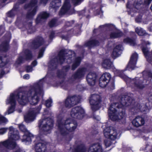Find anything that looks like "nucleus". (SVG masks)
<instances>
[{
    "label": "nucleus",
    "mask_w": 152,
    "mask_h": 152,
    "mask_svg": "<svg viewBox=\"0 0 152 152\" xmlns=\"http://www.w3.org/2000/svg\"><path fill=\"white\" fill-rule=\"evenodd\" d=\"M104 143L106 148L109 147L111 145V142L107 140H104Z\"/></svg>",
    "instance_id": "nucleus-54"
},
{
    "label": "nucleus",
    "mask_w": 152,
    "mask_h": 152,
    "mask_svg": "<svg viewBox=\"0 0 152 152\" xmlns=\"http://www.w3.org/2000/svg\"><path fill=\"white\" fill-rule=\"evenodd\" d=\"M71 116L74 118L82 119L85 115L84 109L80 106H76L73 108L70 112Z\"/></svg>",
    "instance_id": "nucleus-11"
},
{
    "label": "nucleus",
    "mask_w": 152,
    "mask_h": 152,
    "mask_svg": "<svg viewBox=\"0 0 152 152\" xmlns=\"http://www.w3.org/2000/svg\"><path fill=\"white\" fill-rule=\"evenodd\" d=\"M66 73L62 69H58L57 71L56 75L58 78H64L66 76Z\"/></svg>",
    "instance_id": "nucleus-39"
},
{
    "label": "nucleus",
    "mask_w": 152,
    "mask_h": 152,
    "mask_svg": "<svg viewBox=\"0 0 152 152\" xmlns=\"http://www.w3.org/2000/svg\"><path fill=\"white\" fill-rule=\"evenodd\" d=\"M48 0H40V3L45 5L48 2Z\"/></svg>",
    "instance_id": "nucleus-61"
},
{
    "label": "nucleus",
    "mask_w": 152,
    "mask_h": 152,
    "mask_svg": "<svg viewBox=\"0 0 152 152\" xmlns=\"http://www.w3.org/2000/svg\"><path fill=\"white\" fill-rule=\"evenodd\" d=\"M101 102V98L99 95L93 94L91 95L89 99V102L92 111L94 112L99 109L100 104Z\"/></svg>",
    "instance_id": "nucleus-8"
},
{
    "label": "nucleus",
    "mask_w": 152,
    "mask_h": 152,
    "mask_svg": "<svg viewBox=\"0 0 152 152\" xmlns=\"http://www.w3.org/2000/svg\"><path fill=\"white\" fill-rule=\"evenodd\" d=\"M98 77V75L94 72H90L86 77V80L88 84L90 86H93L95 84Z\"/></svg>",
    "instance_id": "nucleus-17"
},
{
    "label": "nucleus",
    "mask_w": 152,
    "mask_h": 152,
    "mask_svg": "<svg viewBox=\"0 0 152 152\" xmlns=\"http://www.w3.org/2000/svg\"><path fill=\"white\" fill-rule=\"evenodd\" d=\"M75 23V21L74 20L66 21L63 29L57 33L58 35L62 39L67 40L69 38V30L66 31L65 29L67 27H72L74 25ZM81 28V27L80 24L77 23L75 24L74 28L70 29V31H72V34L78 33L80 31Z\"/></svg>",
    "instance_id": "nucleus-6"
},
{
    "label": "nucleus",
    "mask_w": 152,
    "mask_h": 152,
    "mask_svg": "<svg viewBox=\"0 0 152 152\" xmlns=\"http://www.w3.org/2000/svg\"><path fill=\"white\" fill-rule=\"evenodd\" d=\"M122 45H118L114 48L111 56L113 59H115L119 56L121 51Z\"/></svg>",
    "instance_id": "nucleus-25"
},
{
    "label": "nucleus",
    "mask_w": 152,
    "mask_h": 152,
    "mask_svg": "<svg viewBox=\"0 0 152 152\" xmlns=\"http://www.w3.org/2000/svg\"><path fill=\"white\" fill-rule=\"evenodd\" d=\"M103 133L104 137L112 140H115L117 137V131L111 127H107L104 129Z\"/></svg>",
    "instance_id": "nucleus-12"
},
{
    "label": "nucleus",
    "mask_w": 152,
    "mask_h": 152,
    "mask_svg": "<svg viewBox=\"0 0 152 152\" xmlns=\"http://www.w3.org/2000/svg\"><path fill=\"white\" fill-rule=\"evenodd\" d=\"M134 86L137 89H142L145 87V86L142 83L139 82L135 81L134 83Z\"/></svg>",
    "instance_id": "nucleus-41"
},
{
    "label": "nucleus",
    "mask_w": 152,
    "mask_h": 152,
    "mask_svg": "<svg viewBox=\"0 0 152 152\" xmlns=\"http://www.w3.org/2000/svg\"><path fill=\"white\" fill-rule=\"evenodd\" d=\"M70 69V66L68 65L63 66L62 68V70L64 71L66 74Z\"/></svg>",
    "instance_id": "nucleus-46"
},
{
    "label": "nucleus",
    "mask_w": 152,
    "mask_h": 152,
    "mask_svg": "<svg viewBox=\"0 0 152 152\" xmlns=\"http://www.w3.org/2000/svg\"><path fill=\"white\" fill-rule=\"evenodd\" d=\"M138 57V55L137 53H135L132 54L125 70H128L130 71L134 69L136 67Z\"/></svg>",
    "instance_id": "nucleus-15"
},
{
    "label": "nucleus",
    "mask_w": 152,
    "mask_h": 152,
    "mask_svg": "<svg viewBox=\"0 0 152 152\" xmlns=\"http://www.w3.org/2000/svg\"><path fill=\"white\" fill-rule=\"evenodd\" d=\"M152 0H135L133 5L134 8L138 10L139 7L141 5H148L151 2Z\"/></svg>",
    "instance_id": "nucleus-23"
},
{
    "label": "nucleus",
    "mask_w": 152,
    "mask_h": 152,
    "mask_svg": "<svg viewBox=\"0 0 152 152\" xmlns=\"http://www.w3.org/2000/svg\"><path fill=\"white\" fill-rule=\"evenodd\" d=\"M37 64V61L36 60H34L32 62L31 64L33 66H36Z\"/></svg>",
    "instance_id": "nucleus-64"
},
{
    "label": "nucleus",
    "mask_w": 152,
    "mask_h": 152,
    "mask_svg": "<svg viewBox=\"0 0 152 152\" xmlns=\"http://www.w3.org/2000/svg\"><path fill=\"white\" fill-rule=\"evenodd\" d=\"M83 0H72V2L75 6H77Z\"/></svg>",
    "instance_id": "nucleus-52"
},
{
    "label": "nucleus",
    "mask_w": 152,
    "mask_h": 152,
    "mask_svg": "<svg viewBox=\"0 0 152 152\" xmlns=\"http://www.w3.org/2000/svg\"><path fill=\"white\" fill-rule=\"evenodd\" d=\"M45 49V47H43L39 50L38 56V58H40L43 57Z\"/></svg>",
    "instance_id": "nucleus-42"
},
{
    "label": "nucleus",
    "mask_w": 152,
    "mask_h": 152,
    "mask_svg": "<svg viewBox=\"0 0 152 152\" xmlns=\"http://www.w3.org/2000/svg\"><path fill=\"white\" fill-rule=\"evenodd\" d=\"M45 120L46 121V122L43 125L41 129V132L43 134H47L50 133L53 128L54 121L52 118H49Z\"/></svg>",
    "instance_id": "nucleus-10"
},
{
    "label": "nucleus",
    "mask_w": 152,
    "mask_h": 152,
    "mask_svg": "<svg viewBox=\"0 0 152 152\" xmlns=\"http://www.w3.org/2000/svg\"><path fill=\"white\" fill-rule=\"evenodd\" d=\"M20 4L19 3V1H18V2L16 3L14 5L12 9V10L15 11H17L19 8Z\"/></svg>",
    "instance_id": "nucleus-49"
},
{
    "label": "nucleus",
    "mask_w": 152,
    "mask_h": 152,
    "mask_svg": "<svg viewBox=\"0 0 152 152\" xmlns=\"http://www.w3.org/2000/svg\"><path fill=\"white\" fill-rule=\"evenodd\" d=\"M44 43L43 38L38 36L33 39L30 43V46L34 50H36L42 46Z\"/></svg>",
    "instance_id": "nucleus-16"
},
{
    "label": "nucleus",
    "mask_w": 152,
    "mask_h": 152,
    "mask_svg": "<svg viewBox=\"0 0 152 152\" xmlns=\"http://www.w3.org/2000/svg\"><path fill=\"white\" fill-rule=\"evenodd\" d=\"M18 127L20 131L24 133L21 139L22 142H31L32 138L34 137V135L27 130L23 124H19Z\"/></svg>",
    "instance_id": "nucleus-13"
},
{
    "label": "nucleus",
    "mask_w": 152,
    "mask_h": 152,
    "mask_svg": "<svg viewBox=\"0 0 152 152\" xmlns=\"http://www.w3.org/2000/svg\"><path fill=\"white\" fill-rule=\"evenodd\" d=\"M85 11L84 10H82L78 12V14L79 16H83L85 14Z\"/></svg>",
    "instance_id": "nucleus-56"
},
{
    "label": "nucleus",
    "mask_w": 152,
    "mask_h": 152,
    "mask_svg": "<svg viewBox=\"0 0 152 152\" xmlns=\"http://www.w3.org/2000/svg\"><path fill=\"white\" fill-rule=\"evenodd\" d=\"M58 129L61 135L62 136H66V140L69 141L73 137V135L69 134L67 131L72 132L76 128L77 124L74 121L71 120V119H67L64 123L62 119L57 121Z\"/></svg>",
    "instance_id": "nucleus-5"
},
{
    "label": "nucleus",
    "mask_w": 152,
    "mask_h": 152,
    "mask_svg": "<svg viewBox=\"0 0 152 152\" xmlns=\"http://www.w3.org/2000/svg\"><path fill=\"white\" fill-rule=\"evenodd\" d=\"M5 74V72L3 70H1L0 73V78H1Z\"/></svg>",
    "instance_id": "nucleus-59"
},
{
    "label": "nucleus",
    "mask_w": 152,
    "mask_h": 152,
    "mask_svg": "<svg viewBox=\"0 0 152 152\" xmlns=\"http://www.w3.org/2000/svg\"><path fill=\"white\" fill-rule=\"evenodd\" d=\"M43 80H40L39 82L35 84L28 91H19L16 94H11L9 103L10 104H16V98H17L18 102L21 105H25L28 102L31 105L37 104L39 101L37 95L42 92L43 84L41 82Z\"/></svg>",
    "instance_id": "nucleus-1"
},
{
    "label": "nucleus",
    "mask_w": 152,
    "mask_h": 152,
    "mask_svg": "<svg viewBox=\"0 0 152 152\" xmlns=\"http://www.w3.org/2000/svg\"><path fill=\"white\" fill-rule=\"evenodd\" d=\"M111 78V76L109 73H103L99 79V86L102 88H104L110 83L109 87L111 90L114 89L115 88L114 83L113 81L110 82Z\"/></svg>",
    "instance_id": "nucleus-7"
},
{
    "label": "nucleus",
    "mask_w": 152,
    "mask_h": 152,
    "mask_svg": "<svg viewBox=\"0 0 152 152\" xmlns=\"http://www.w3.org/2000/svg\"><path fill=\"white\" fill-rule=\"evenodd\" d=\"M80 101V100L76 95L68 96L65 100L64 104L66 107L70 108L79 103Z\"/></svg>",
    "instance_id": "nucleus-14"
},
{
    "label": "nucleus",
    "mask_w": 152,
    "mask_h": 152,
    "mask_svg": "<svg viewBox=\"0 0 152 152\" xmlns=\"http://www.w3.org/2000/svg\"><path fill=\"white\" fill-rule=\"evenodd\" d=\"M7 128H3L0 129V134H3L6 133L7 131Z\"/></svg>",
    "instance_id": "nucleus-55"
},
{
    "label": "nucleus",
    "mask_w": 152,
    "mask_h": 152,
    "mask_svg": "<svg viewBox=\"0 0 152 152\" xmlns=\"http://www.w3.org/2000/svg\"><path fill=\"white\" fill-rule=\"evenodd\" d=\"M142 51L144 54L145 57L147 59L148 57H149L151 55V51H149L148 50L147 47L142 46L141 47Z\"/></svg>",
    "instance_id": "nucleus-37"
},
{
    "label": "nucleus",
    "mask_w": 152,
    "mask_h": 152,
    "mask_svg": "<svg viewBox=\"0 0 152 152\" xmlns=\"http://www.w3.org/2000/svg\"><path fill=\"white\" fill-rule=\"evenodd\" d=\"M70 8L69 2V0H65L63 5L61 9L59 15L61 16L65 14L69 10Z\"/></svg>",
    "instance_id": "nucleus-21"
},
{
    "label": "nucleus",
    "mask_w": 152,
    "mask_h": 152,
    "mask_svg": "<svg viewBox=\"0 0 152 152\" xmlns=\"http://www.w3.org/2000/svg\"><path fill=\"white\" fill-rule=\"evenodd\" d=\"M10 41L5 40L0 44V51L7 52L10 49Z\"/></svg>",
    "instance_id": "nucleus-26"
},
{
    "label": "nucleus",
    "mask_w": 152,
    "mask_h": 152,
    "mask_svg": "<svg viewBox=\"0 0 152 152\" xmlns=\"http://www.w3.org/2000/svg\"><path fill=\"white\" fill-rule=\"evenodd\" d=\"M81 61V59L80 57L76 58L72 65V70H75L80 65Z\"/></svg>",
    "instance_id": "nucleus-31"
},
{
    "label": "nucleus",
    "mask_w": 152,
    "mask_h": 152,
    "mask_svg": "<svg viewBox=\"0 0 152 152\" xmlns=\"http://www.w3.org/2000/svg\"><path fill=\"white\" fill-rule=\"evenodd\" d=\"M55 33L54 31H52L49 35V38L50 40H52L55 37Z\"/></svg>",
    "instance_id": "nucleus-50"
},
{
    "label": "nucleus",
    "mask_w": 152,
    "mask_h": 152,
    "mask_svg": "<svg viewBox=\"0 0 152 152\" xmlns=\"http://www.w3.org/2000/svg\"><path fill=\"white\" fill-rule=\"evenodd\" d=\"M123 42L124 43L128 44L131 46H134L136 45L135 40L129 37L125 38L123 40Z\"/></svg>",
    "instance_id": "nucleus-35"
},
{
    "label": "nucleus",
    "mask_w": 152,
    "mask_h": 152,
    "mask_svg": "<svg viewBox=\"0 0 152 152\" xmlns=\"http://www.w3.org/2000/svg\"><path fill=\"white\" fill-rule=\"evenodd\" d=\"M48 25L51 28H53L57 26L58 23V19L56 18H54L51 19L49 22Z\"/></svg>",
    "instance_id": "nucleus-38"
},
{
    "label": "nucleus",
    "mask_w": 152,
    "mask_h": 152,
    "mask_svg": "<svg viewBox=\"0 0 152 152\" xmlns=\"http://www.w3.org/2000/svg\"><path fill=\"white\" fill-rule=\"evenodd\" d=\"M113 65V62L110 58H106L103 60L102 66L104 68L110 69L112 68Z\"/></svg>",
    "instance_id": "nucleus-29"
},
{
    "label": "nucleus",
    "mask_w": 152,
    "mask_h": 152,
    "mask_svg": "<svg viewBox=\"0 0 152 152\" xmlns=\"http://www.w3.org/2000/svg\"><path fill=\"white\" fill-rule=\"evenodd\" d=\"M133 95L132 93H128L124 95L121 98L120 104L117 103H112L111 104L108 109V113L109 117L113 121H119L123 119L125 115V111L121 110L117 113V110L115 107L118 108H123L124 107H128L131 105L133 101V99L131 96L129 95Z\"/></svg>",
    "instance_id": "nucleus-2"
},
{
    "label": "nucleus",
    "mask_w": 152,
    "mask_h": 152,
    "mask_svg": "<svg viewBox=\"0 0 152 152\" xmlns=\"http://www.w3.org/2000/svg\"><path fill=\"white\" fill-rule=\"evenodd\" d=\"M86 69L84 67L78 68L77 71L72 75L71 78L75 80L79 79L83 77L85 74Z\"/></svg>",
    "instance_id": "nucleus-18"
},
{
    "label": "nucleus",
    "mask_w": 152,
    "mask_h": 152,
    "mask_svg": "<svg viewBox=\"0 0 152 152\" xmlns=\"http://www.w3.org/2000/svg\"><path fill=\"white\" fill-rule=\"evenodd\" d=\"M49 16V14L46 12H42L40 13L37 17L35 22L37 24L41 23L42 20L47 19Z\"/></svg>",
    "instance_id": "nucleus-27"
},
{
    "label": "nucleus",
    "mask_w": 152,
    "mask_h": 152,
    "mask_svg": "<svg viewBox=\"0 0 152 152\" xmlns=\"http://www.w3.org/2000/svg\"><path fill=\"white\" fill-rule=\"evenodd\" d=\"M42 105V104H40L39 106L33 108L32 110L28 113L24 118V119L26 122L29 123L32 121L34 120L36 115L40 113Z\"/></svg>",
    "instance_id": "nucleus-9"
},
{
    "label": "nucleus",
    "mask_w": 152,
    "mask_h": 152,
    "mask_svg": "<svg viewBox=\"0 0 152 152\" xmlns=\"http://www.w3.org/2000/svg\"><path fill=\"white\" fill-rule=\"evenodd\" d=\"M7 57L6 55L3 56L0 55V67H4L8 63L9 60Z\"/></svg>",
    "instance_id": "nucleus-32"
},
{
    "label": "nucleus",
    "mask_w": 152,
    "mask_h": 152,
    "mask_svg": "<svg viewBox=\"0 0 152 152\" xmlns=\"http://www.w3.org/2000/svg\"><path fill=\"white\" fill-rule=\"evenodd\" d=\"M86 148L83 143L74 145L72 149V152H86Z\"/></svg>",
    "instance_id": "nucleus-28"
},
{
    "label": "nucleus",
    "mask_w": 152,
    "mask_h": 152,
    "mask_svg": "<svg viewBox=\"0 0 152 152\" xmlns=\"http://www.w3.org/2000/svg\"><path fill=\"white\" fill-rule=\"evenodd\" d=\"M46 145V143L42 142L40 140L39 142L35 143V148L36 152H45L47 150Z\"/></svg>",
    "instance_id": "nucleus-19"
},
{
    "label": "nucleus",
    "mask_w": 152,
    "mask_h": 152,
    "mask_svg": "<svg viewBox=\"0 0 152 152\" xmlns=\"http://www.w3.org/2000/svg\"><path fill=\"white\" fill-rule=\"evenodd\" d=\"M147 75L148 77L152 78V73L151 71H148V72Z\"/></svg>",
    "instance_id": "nucleus-62"
},
{
    "label": "nucleus",
    "mask_w": 152,
    "mask_h": 152,
    "mask_svg": "<svg viewBox=\"0 0 152 152\" xmlns=\"http://www.w3.org/2000/svg\"><path fill=\"white\" fill-rule=\"evenodd\" d=\"M144 119L139 116H137L132 121V123L134 127H138L143 125L145 124Z\"/></svg>",
    "instance_id": "nucleus-20"
},
{
    "label": "nucleus",
    "mask_w": 152,
    "mask_h": 152,
    "mask_svg": "<svg viewBox=\"0 0 152 152\" xmlns=\"http://www.w3.org/2000/svg\"><path fill=\"white\" fill-rule=\"evenodd\" d=\"M9 139L0 142V152H9V149H13L17 145L15 141L20 139L19 132L12 126L9 127Z\"/></svg>",
    "instance_id": "nucleus-3"
},
{
    "label": "nucleus",
    "mask_w": 152,
    "mask_h": 152,
    "mask_svg": "<svg viewBox=\"0 0 152 152\" xmlns=\"http://www.w3.org/2000/svg\"><path fill=\"white\" fill-rule=\"evenodd\" d=\"M4 29L3 28V26L2 25L0 26V36L2 35L4 33Z\"/></svg>",
    "instance_id": "nucleus-58"
},
{
    "label": "nucleus",
    "mask_w": 152,
    "mask_h": 152,
    "mask_svg": "<svg viewBox=\"0 0 152 152\" xmlns=\"http://www.w3.org/2000/svg\"><path fill=\"white\" fill-rule=\"evenodd\" d=\"M24 54L25 55V59L28 61L31 59L33 57L32 53L31 50L29 49H26L24 51Z\"/></svg>",
    "instance_id": "nucleus-36"
},
{
    "label": "nucleus",
    "mask_w": 152,
    "mask_h": 152,
    "mask_svg": "<svg viewBox=\"0 0 152 152\" xmlns=\"http://www.w3.org/2000/svg\"><path fill=\"white\" fill-rule=\"evenodd\" d=\"M23 78L25 79L28 80L30 78L29 75L28 74H26L25 75L23 76Z\"/></svg>",
    "instance_id": "nucleus-63"
},
{
    "label": "nucleus",
    "mask_w": 152,
    "mask_h": 152,
    "mask_svg": "<svg viewBox=\"0 0 152 152\" xmlns=\"http://www.w3.org/2000/svg\"><path fill=\"white\" fill-rule=\"evenodd\" d=\"M135 31L138 35L140 36H145L147 34L145 31L142 28H139L137 27L136 28Z\"/></svg>",
    "instance_id": "nucleus-40"
},
{
    "label": "nucleus",
    "mask_w": 152,
    "mask_h": 152,
    "mask_svg": "<svg viewBox=\"0 0 152 152\" xmlns=\"http://www.w3.org/2000/svg\"><path fill=\"white\" fill-rule=\"evenodd\" d=\"M7 119L4 116H0V123H5L7 122Z\"/></svg>",
    "instance_id": "nucleus-51"
},
{
    "label": "nucleus",
    "mask_w": 152,
    "mask_h": 152,
    "mask_svg": "<svg viewBox=\"0 0 152 152\" xmlns=\"http://www.w3.org/2000/svg\"><path fill=\"white\" fill-rule=\"evenodd\" d=\"M7 15L9 17L12 18L15 16V13L14 11L12 9L7 13Z\"/></svg>",
    "instance_id": "nucleus-47"
},
{
    "label": "nucleus",
    "mask_w": 152,
    "mask_h": 152,
    "mask_svg": "<svg viewBox=\"0 0 152 152\" xmlns=\"http://www.w3.org/2000/svg\"><path fill=\"white\" fill-rule=\"evenodd\" d=\"M151 55L149 57H148L147 59V61L150 63L152 62V50H151Z\"/></svg>",
    "instance_id": "nucleus-57"
},
{
    "label": "nucleus",
    "mask_w": 152,
    "mask_h": 152,
    "mask_svg": "<svg viewBox=\"0 0 152 152\" xmlns=\"http://www.w3.org/2000/svg\"><path fill=\"white\" fill-rule=\"evenodd\" d=\"M38 0H31L29 4L31 7L37 6Z\"/></svg>",
    "instance_id": "nucleus-45"
},
{
    "label": "nucleus",
    "mask_w": 152,
    "mask_h": 152,
    "mask_svg": "<svg viewBox=\"0 0 152 152\" xmlns=\"http://www.w3.org/2000/svg\"><path fill=\"white\" fill-rule=\"evenodd\" d=\"M61 5V0H53L50 4V7L55 10H57L60 7Z\"/></svg>",
    "instance_id": "nucleus-30"
},
{
    "label": "nucleus",
    "mask_w": 152,
    "mask_h": 152,
    "mask_svg": "<svg viewBox=\"0 0 152 152\" xmlns=\"http://www.w3.org/2000/svg\"><path fill=\"white\" fill-rule=\"evenodd\" d=\"M24 58L22 56H20L18 58L17 62L18 64H20L23 62Z\"/></svg>",
    "instance_id": "nucleus-48"
},
{
    "label": "nucleus",
    "mask_w": 152,
    "mask_h": 152,
    "mask_svg": "<svg viewBox=\"0 0 152 152\" xmlns=\"http://www.w3.org/2000/svg\"><path fill=\"white\" fill-rule=\"evenodd\" d=\"M124 33L121 31H119L117 32H111L110 34L111 39H116L119 38L123 36Z\"/></svg>",
    "instance_id": "nucleus-34"
},
{
    "label": "nucleus",
    "mask_w": 152,
    "mask_h": 152,
    "mask_svg": "<svg viewBox=\"0 0 152 152\" xmlns=\"http://www.w3.org/2000/svg\"><path fill=\"white\" fill-rule=\"evenodd\" d=\"M67 50L66 49H62L60 50L57 55L53 59H51L50 62L49 66L53 70L57 69L58 64L62 65L65 59L66 55H68L69 57L67 59V63L68 64L72 63L75 56V52L72 50H69L67 52Z\"/></svg>",
    "instance_id": "nucleus-4"
},
{
    "label": "nucleus",
    "mask_w": 152,
    "mask_h": 152,
    "mask_svg": "<svg viewBox=\"0 0 152 152\" xmlns=\"http://www.w3.org/2000/svg\"><path fill=\"white\" fill-rule=\"evenodd\" d=\"M31 7L29 3L28 4H26L24 5L23 8L25 9H27Z\"/></svg>",
    "instance_id": "nucleus-60"
},
{
    "label": "nucleus",
    "mask_w": 152,
    "mask_h": 152,
    "mask_svg": "<svg viewBox=\"0 0 152 152\" xmlns=\"http://www.w3.org/2000/svg\"><path fill=\"white\" fill-rule=\"evenodd\" d=\"M26 70L27 72H32V67L29 65L26 66Z\"/></svg>",
    "instance_id": "nucleus-53"
},
{
    "label": "nucleus",
    "mask_w": 152,
    "mask_h": 152,
    "mask_svg": "<svg viewBox=\"0 0 152 152\" xmlns=\"http://www.w3.org/2000/svg\"><path fill=\"white\" fill-rule=\"evenodd\" d=\"M102 148L100 143H97L91 145L89 147L88 152H101Z\"/></svg>",
    "instance_id": "nucleus-22"
},
{
    "label": "nucleus",
    "mask_w": 152,
    "mask_h": 152,
    "mask_svg": "<svg viewBox=\"0 0 152 152\" xmlns=\"http://www.w3.org/2000/svg\"><path fill=\"white\" fill-rule=\"evenodd\" d=\"M100 42L98 40L92 39L86 41L84 44L85 47H88V49H91L95 46H99Z\"/></svg>",
    "instance_id": "nucleus-24"
},
{
    "label": "nucleus",
    "mask_w": 152,
    "mask_h": 152,
    "mask_svg": "<svg viewBox=\"0 0 152 152\" xmlns=\"http://www.w3.org/2000/svg\"><path fill=\"white\" fill-rule=\"evenodd\" d=\"M37 6L35 7L31 11H28L26 15V18L28 19L33 18L34 15L36 14L37 11Z\"/></svg>",
    "instance_id": "nucleus-33"
},
{
    "label": "nucleus",
    "mask_w": 152,
    "mask_h": 152,
    "mask_svg": "<svg viewBox=\"0 0 152 152\" xmlns=\"http://www.w3.org/2000/svg\"><path fill=\"white\" fill-rule=\"evenodd\" d=\"M16 105L15 104H11V106L9 107L8 110V114L12 113L15 110Z\"/></svg>",
    "instance_id": "nucleus-43"
},
{
    "label": "nucleus",
    "mask_w": 152,
    "mask_h": 152,
    "mask_svg": "<svg viewBox=\"0 0 152 152\" xmlns=\"http://www.w3.org/2000/svg\"><path fill=\"white\" fill-rule=\"evenodd\" d=\"M52 102V101L51 98L46 100L45 102V104L47 107H50L51 106V104Z\"/></svg>",
    "instance_id": "nucleus-44"
}]
</instances>
